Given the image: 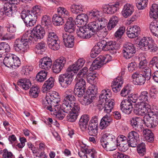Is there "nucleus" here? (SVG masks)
I'll list each match as a JSON object with an SVG mask.
<instances>
[{
	"mask_svg": "<svg viewBox=\"0 0 158 158\" xmlns=\"http://www.w3.org/2000/svg\"><path fill=\"white\" fill-rule=\"evenodd\" d=\"M98 92V87L95 85H92L90 89V93L89 94L91 97L94 98L95 97L96 94Z\"/></svg>",
	"mask_w": 158,
	"mask_h": 158,
	"instance_id": "nucleus-64",
	"label": "nucleus"
},
{
	"mask_svg": "<svg viewBox=\"0 0 158 158\" xmlns=\"http://www.w3.org/2000/svg\"><path fill=\"white\" fill-rule=\"evenodd\" d=\"M18 84L21 88L26 90L28 89L31 86V82L29 79L26 78L19 79Z\"/></svg>",
	"mask_w": 158,
	"mask_h": 158,
	"instance_id": "nucleus-30",
	"label": "nucleus"
},
{
	"mask_svg": "<svg viewBox=\"0 0 158 158\" xmlns=\"http://www.w3.org/2000/svg\"><path fill=\"white\" fill-rule=\"evenodd\" d=\"M98 128L97 126L89 124L87 129V132L89 135L96 136L98 133Z\"/></svg>",
	"mask_w": 158,
	"mask_h": 158,
	"instance_id": "nucleus-36",
	"label": "nucleus"
},
{
	"mask_svg": "<svg viewBox=\"0 0 158 158\" xmlns=\"http://www.w3.org/2000/svg\"><path fill=\"white\" fill-rule=\"evenodd\" d=\"M158 91L154 87L151 88L149 91V94L150 98L152 100H155L157 97Z\"/></svg>",
	"mask_w": 158,
	"mask_h": 158,
	"instance_id": "nucleus-60",
	"label": "nucleus"
},
{
	"mask_svg": "<svg viewBox=\"0 0 158 158\" xmlns=\"http://www.w3.org/2000/svg\"><path fill=\"white\" fill-rule=\"evenodd\" d=\"M15 38L14 34H10V33H6L5 34L3 33L1 39L2 40H10Z\"/></svg>",
	"mask_w": 158,
	"mask_h": 158,
	"instance_id": "nucleus-62",
	"label": "nucleus"
},
{
	"mask_svg": "<svg viewBox=\"0 0 158 158\" xmlns=\"http://www.w3.org/2000/svg\"><path fill=\"white\" fill-rule=\"evenodd\" d=\"M132 104L127 99L123 100L120 104V109L122 112L129 114L132 110Z\"/></svg>",
	"mask_w": 158,
	"mask_h": 158,
	"instance_id": "nucleus-18",
	"label": "nucleus"
},
{
	"mask_svg": "<svg viewBox=\"0 0 158 158\" xmlns=\"http://www.w3.org/2000/svg\"><path fill=\"white\" fill-rule=\"evenodd\" d=\"M143 134L144 136L145 139L148 142H152L154 140L153 133L151 130L148 129L143 130Z\"/></svg>",
	"mask_w": 158,
	"mask_h": 158,
	"instance_id": "nucleus-37",
	"label": "nucleus"
},
{
	"mask_svg": "<svg viewBox=\"0 0 158 158\" xmlns=\"http://www.w3.org/2000/svg\"><path fill=\"white\" fill-rule=\"evenodd\" d=\"M67 101H63L62 104V108L63 109V112L66 113H69L71 112L73 104L67 102Z\"/></svg>",
	"mask_w": 158,
	"mask_h": 158,
	"instance_id": "nucleus-44",
	"label": "nucleus"
},
{
	"mask_svg": "<svg viewBox=\"0 0 158 158\" xmlns=\"http://www.w3.org/2000/svg\"><path fill=\"white\" fill-rule=\"evenodd\" d=\"M53 24L56 26L62 25L64 23V21L61 16L59 14H55L52 17Z\"/></svg>",
	"mask_w": 158,
	"mask_h": 158,
	"instance_id": "nucleus-41",
	"label": "nucleus"
},
{
	"mask_svg": "<svg viewBox=\"0 0 158 158\" xmlns=\"http://www.w3.org/2000/svg\"><path fill=\"white\" fill-rule=\"evenodd\" d=\"M134 112L136 115H143L146 114L147 112L145 104L141 102L140 104L137 105L134 110Z\"/></svg>",
	"mask_w": 158,
	"mask_h": 158,
	"instance_id": "nucleus-23",
	"label": "nucleus"
},
{
	"mask_svg": "<svg viewBox=\"0 0 158 158\" xmlns=\"http://www.w3.org/2000/svg\"><path fill=\"white\" fill-rule=\"evenodd\" d=\"M101 40L98 42L96 45L93 47V49L99 54L102 50H103L102 45L101 44Z\"/></svg>",
	"mask_w": 158,
	"mask_h": 158,
	"instance_id": "nucleus-63",
	"label": "nucleus"
},
{
	"mask_svg": "<svg viewBox=\"0 0 158 158\" xmlns=\"http://www.w3.org/2000/svg\"><path fill=\"white\" fill-rule=\"evenodd\" d=\"M137 151L140 156H143L146 153L145 144L142 142L139 144L137 146Z\"/></svg>",
	"mask_w": 158,
	"mask_h": 158,
	"instance_id": "nucleus-50",
	"label": "nucleus"
},
{
	"mask_svg": "<svg viewBox=\"0 0 158 158\" xmlns=\"http://www.w3.org/2000/svg\"><path fill=\"white\" fill-rule=\"evenodd\" d=\"M47 72L42 70L39 72L36 75V79L38 81L42 82L46 79Z\"/></svg>",
	"mask_w": 158,
	"mask_h": 158,
	"instance_id": "nucleus-42",
	"label": "nucleus"
},
{
	"mask_svg": "<svg viewBox=\"0 0 158 158\" xmlns=\"http://www.w3.org/2000/svg\"><path fill=\"white\" fill-rule=\"evenodd\" d=\"M133 11V6L130 4H127L124 6L121 13L122 15L124 17L127 18L130 16Z\"/></svg>",
	"mask_w": 158,
	"mask_h": 158,
	"instance_id": "nucleus-29",
	"label": "nucleus"
},
{
	"mask_svg": "<svg viewBox=\"0 0 158 158\" xmlns=\"http://www.w3.org/2000/svg\"><path fill=\"white\" fill-rule=\"evenodd\" d=\"M100 141L103 147L107 151H113L117 148L116 137L112 134H104Z\"/></svg>",
	"mask_w": 158,
	"mask_h": 158,
	"instance_id": "nucleus-5",
	"label": "nucleus"
},
{
	"mask_svg": "<svg viewBox=\"0 0 158 158\" xmlns=\"http://www.w3.org/2000/svg\"><path fill=\"white\" fill-rule=\"evenodd\" d=\"M145 71H137L134 72L131 75L133 82L136 85H142L145 83L146 80H148L151 78V73Z\"/></svg>",
	"mask_w": 158,
	"mask_h": 158,
	"instance_id": "nucleus-8",
	"label": "nucleus"
},
{
	"mask_svg": "<svg viewBox=\"0 0 158 158\" xmlns=\"http://www.w3.org/2000/svg\"><path fill=\"white\" fill-rule=\"evenodd\" d=\"M74 73V72L71 69L69 71L68 68L67 72L59 76V81L63 87L66 88L71 84L73 80Z\"/></svg>",
	"mask_w": 158,
	"mask_h": 158,
	"instance_id": "nucleus-9",
	"label": "nucleus"
},
{
	"mask_svg": "<svg viewBox=\"0 0 158 158\" xmlns=\"http://www.w3.org/2000/svg\"><path fill=\"white\" fill-rule=\"evenodd\" d=\"M148 0H136V5L139 10H143L146 7Z\"/></svg>",
	"mask_w": 158,
	"mask_h": 158,
	"instance_id": "nucleus-49",
	"label": "nucleus"
},
{
	"mask_svg": "<svg viewBox=\"0 0 158 158\" xmlns=\"http://www.w3.org/2000/svg\"><path fill=\"white\" fill-rule=\"evenodd\" d=\"M84 150L85 154H88L92 158H96L97 157V152L94 148L92 149L86 148Z\"/></svg>",
	"mask_w": 158,
	"mask_h": 158,
	"instance_id": "nucleus-56",
	"label": "nucleus"
},
{
	"mask_svg": "<svg viewBox=\"0 0 158 158\" xmlns=\"http://www.w3.org/2000/svg\"><path fill=\"white\" fill-rule=\"evenodd\" d=\"M85 89L75 87L73 93L78 97H82L85 93Z\"/></svg>",
	"mask_w": 158,
	"mask_h": 158,
	"instance_id": "nucleus-58",
	"label": "nucleus"
},
{
	"mask_svg": "<svg viewBox=\"0 0 158 158\" xmlns=\"http://www.w3.org/2000/svg\"><path fill=\"white\" fill-rule=\"evenodd\" d=\"M98 74L93 73H88L86 78L88 82L92 84L94 83V80L97 77Z\"/></svg>",
	"mask_w": 158,
	"mask_h": 158,
	"instance_id": "nucleus-57",
	"label": "nucleus"
},
{
	"mask_svg": "<svg viewBox=\"0 0 158 158\" xmlns=\"http://www.w3.org/2000/svg\"><path fill=\"white\" fill-rule=\"evenodd\" d=\"M33 67L32 66H26L22 67L21 73L23 75H28L30 72H31L33 70Z\"/></svg>",
	"mask_w": 158,
	"mask_h": 158,
	"instance_id": "nucleus-54",
	"label": "nucleus"
},
{
	"mask_svg": "<svg viewBox=\"0 0 158 158\" xmlns=\"http://www.w3.org/2000/svg\"><path fill=\"white\" fill-rule=\"evenodd\" d=\"M88 16L85 14H82L78 15L75 20V23L77 27H79L78 29L81 26H85L87 21L88 20Z\"/></svg>",
	"mask_w": 158,
	"mask_h": 158,
	"instance_id": "nucleus-20",
	"label": "nucleus"
},
{
	"mask_svg": "<svg viewBox=\"0 0 158 158\" xmlns=\"http://www.w3.org/2000/svg\"><path fill=\"white\" fill-rule=\"evenodd\" d=\"M10 47L7 43L2 42L0 43V57L5 55L4 53L10 50Z\"/></svg>",
	"mask_w": 158,
	"mask_h": 158,
	"instance_id": "nucleus-35",
	"label": "nucleus"
},
{
	"mask_svg": "<svg viewBox=\"0 0 158 158\" xmlns=\"http://www.w3.org/2000/svg\"><path fill=\"white\" fill-rule=\"evenodd\" d=\"M123 84V82L121 77H118L114 80L111 85L113 91L115 93L119 91Z\"/></svg>",
	"mask_w": 158,
	"mask_h": 158,
	"instance_id": "nucleus-24",
	"label": "nucleus"
},
{
	"mask_svg": "<svg viewBox=\"0 0 158 158\" xmlns=\"http://www.w3.org/2000/svg\"><path fill=\"white\" fill-rule=\"evenodd\" d=\"M46 48V44L44 41L38 43L36 46V52L39 54H42Z\"/></svg>",
	"mask_w": 158,
	"mask_h": 158,
	"instance_id": "nucleus-39",
	"label": "nucleus"
},
{
	"mask_svg": "<svg viewBox=\"0 0 158 158\" xmlns=\"http://www.w3.org/2000/svg\"><path fill=\"white\" fill-rule=\"evenodd\" d=\"M76 79L77 82L75 87L85 89L86 82L85 80L81 78L77 79V77Z\"/></svg>",
	"mask_w": 158,
	"mask_h": 158,
	"instance_id": "nucleus-48",
	"label": "nucleus"
},
{
	"mask_svg": "<svg viewBox=\"0 0 158 158\" xmlns=\"http://www.w3.org/2000/svg\"><path fill=\"white\" fill-rule=\"evenodd\" d=\"M70 9L71 12L75 14L82 13L84 10L83 6L81 4H73L71 6Z\"/></svg>",
	"mask_w": 158,
	"mask_h": 158,
	"instance_id": "nucleus-34",
	"label": "nucleus"
},
{
	"mask_svg": "<svg viewBox=\"0 0 158 158\" xmlns=\"http://www.w3.org/2000/svg\"><path fill=\"white\" fill-rule=\"evenodd\" d=\"M111 96V92L110 89H105L102 91L97 105L98 109L99 110H103L104 112L107 114L111 112L114 105V103L110 100Z\"/></svg>",
	"mask_w": 158,
	"mask_h": 158,
	"instance_id": "nucleus-3",
	"label": "nucleus"
},
{
	"mask_svg": "<svg viewBox=\"0 0 158 158\" xmlns=\"http://www.w3.org/2000/svg\"><path fill=\"white\" fill-rule=\"evenodd\" d=\"M51 24V17L48 15H45L42 16L41 18V25L44 27H47V30L48 29H52L50 25Z\"/></svg>",
	"mask_w": 158,
	"mask_h": 158,
	"instance_id": "nucleus-31",
	"label": "nucleus"
},
{
	"mask_svg": "<svg viewBox=\"0 0 158 158\" xmlns=\"http://www.w3.org/2000/svg\"><path fill=\"white\" fill-rule=\"evenodd\" d=\"M4 11L0 13V15L3 16L4 14L9 17L14 16L17 12V7L14 4L5 2L3 5Z\"/></svg>",
	"mask_w": 158,
	"mask_h": 158,
	"instance_id": "nucleus-11",
	"label": "nucleus"
},
{
	"mask_svg": "<svg viewBox=\"0 0 158 158\" xmlns=\"http://www.w3.org/2000/svg\"><path fill=\"white\" fill-rule=\"evenodd\" d=\"M47 31L48 33V43L58 39L57 36L54 32V31L52 30V29L50 28V29H48Z\"/></svg>",
	"mask_w": 158,
	"mask_h": 158,
	"instance_id": "nucleus-38",
	"label": "nucleus"
},
{
	"mask_svg": "<svg viewBox=\"0 0 158 158\" xmlns=\"http://www.w3.org/2000/svg\"><path fill=\"white\" fill-rule=\"evenodd\" d=\"M153 40L150 38L143 37L139 41L138 44L141 47L142 49L144 51L148 50V47Z\"/></svg>",
	"mask_w": 158,
	"mask_h": 158,
	"instance_id": "nucleus-21",
	"label": "nucleus"
},
{
	"mask_svg": "<svg viewBox=\"0 0 158 158\" xmlns=\"http://www.w3.org/2000/svg\"><path fill=\"white\" fill-rule=\"evenodd\" d=\"M146 61L145 60H143V61L141 60L139 63V67L141 69L140 71H145V72H148V74L149 73H151V69L147 66L146 64Z\"/></svg>",
	"mask_w": 158,
	"mask_h": 158,
	"instance_id": "nucleus-45",
	"label": "nucleus"
},
{
	"mask_svg": "<svg viewBox=\"0 0 158 158\" xmlns=\"http://www.w3.org/2000/svg\"><path fill=\"white\" fill-rule=\"evenodd\" d=\"M125 31V27H120L115 33V36L118 39L121 38L124 33Z\"/></svg>",
	"mask_w": 158,
	"mask_h": 158,
	"instance_id": "nucleus-59",
	"label": "nucleus"
},
{
	"mask_svg": "<svg viewBox=\"0 0 158 158\" xmlns=\"http://www.w3.org/2000/svg\"><path fill=\"white\" fill-rule=\"evenodd\" d=\"M85 63V60L82 58L79 59L75 63L68 68V70L70 71L71 69L75 73L76 71H77L81 68Z\"/></svg>",
	"mask_w": 158,
	"mask_h": 158,
	"instance_id": "nucleus-22",
	"label": "nucleus"
},
{
	"mask_svg": "<svg viewBox=\"0 0 158 158\" xmlns=\"http://www.w3.org/2000/svg\"><path fill=\"white\" fill-rule=\"evenodd\" d=\"M40 91L37 86H33L31 88L29 92L30 96L32 98H36L38 96Z\"/></svg>",
	"mask_w": 158,
	"mask_h": 158,
	"instance_id": "nucleus-40",
	"label": "nucleus"
},
{
	"mask_svg": "<svg viewBox=\"0 0 158 158\" xmlns=\"http://www.w3.org/2000/svg\"><path fill=\"white\" fill-rule=\"evenodd\" d=\"M67 116V120L70 122H74L77 119L79 114H76V113H73L71 112L69 113Z\"/></svg>",
	"mask_w": 158,
	"mask_h": 158,
	"instance_id": "nucleus-52",
	"label": "nucleus"
},
{
	"mask_svg": "<svg viewBox=\"0 0 158 158\" xmlns=\"http://www.w3.org/2000/svg\"><path fill=\"white\" fill-rule=\"evenodd\" d=\"M62 38L66 47L71 48L73 46L74 38L73 35L70 33L64 32L62 34Z\"/></svg>",
	"mask_w": 158,
	"mask_h": 158,
	"instance_id": "nucleus-17",
	"label": "nucleus"
},
{
	"mask_svg": "<svg viewBox=\"0 0 158 158\" xmlns=\"http://www.w3.org/2000/svg\"><path fill=\"white\" fill-rule=\"evenodd\" d=\"M21 63L19 58L16 55L11 53L6 54L3 61H0V66L5 65L8 68H15L19 67Z\"/></svg>",
	"mask_w": 158,
	"mask_h": 158,
	"instance_id": "nucleus-6",
	"label": "nucleus"
},
{
	"mask_svg": "<svg viewBox=\"0 0 158 158\" xmlns=\"http://www.w3.org/2000/svg\"><path fill=\"white\" fill-rule=\"evenodd\" d=\"M88 68L84 67L78 73L77 76V78L81 77H86L88 74Z\"/></svg>",
	"mask_w": 158,
	"mask_h": 158,
	"instance_id": "nucleus-53",
	"label": "nucleus"
},
{
	"mask_svg": "<svg viewBox=\"0 0 158 158\" xmlns=\"http://www.w3.org/2000/svg\"><path fill=\"white\" fill-rule=\"evenodd\" d=\"M73 91L71 89H69L66 91L64 98L63 101H67V102L73 104L76 99L74 96L73 95Z\"/></svg>",
	"mask_w": 158,
	"mask_h": 158,
	"instance_id": "nucleus-25",
	"label": "nucleus"
},
{
	"mask_svg": "<svg viewBox=\"0 0 158 158\" xmlns=\"http://www.w3.org/2000/svg\"><path fill=\"white\" fill-rule=\"evenodd\" d=\"M149 93L147 91H142L138 96V99L143 102H149L150 99L148 97Z\"/></svg>",
	"mask_w": 158,
	"mask_h": 158,
	"instance_id": "nucleus-43",
	"label": "nucleus"
},
{
	"mask_svg": "<svg viewBox=\"0 0 158 158\" xmlns=\"http://www.w3.org/2000/svg\"><path fill=\"white\" fill-rule=\"evenodd\" d=\"M119 3L118 2H116L113 4H105L102 6V9L105 13L112 14L119 9Z\"/></svg>",
	"mask_w": 158,
	"mask_h": 158,
	"instance_id": "nucleus-16",
	"label": "nucleus"
},
{
	"mask_svg": "<svg viewBox=\"0 0 158 158\" xmlns=\"http://www.w3.org/2000/svg\"><path fill=\"white\" fill-rule=\"evenodd\" d=\"M131 26H129L127 29V34L128 37L130 38H133L136 37L135 31H133Z\"/></svg>",
	"mask_w": 158,
	"mask_h": 158,
	"instance_id": "nucleus-61",
	"label": "nucleus"
},
{
	"mask_svg": "<svg viewBox=\"0 0 158 158\" xmlns=\"http://www.w3.org/2000/svg\"><path fill=\"white\" fill-rule=\"evenodd\" d=\"M130 122L131 126L135 130L138 131H142L143 123L142 118L137 117H133L131 118Z\"/></svg>",
	"mask_w": 158,
	"mask_h": 158,
	"instance_id": "nucleus-15",
	"label": "nucleus"
},
{
	"mask_svg": "<svg viewBox=\"0 0 158 158\" xmlns=\"http://www.w3.org/2000/svg\"><path fill=\"white\" fill-rule=\"evenodd\" d=\"M42 10L39 6L34 7L31 11H22L21 17L27 27H31L35 24L37 16L40 15Z\"/></svg>",
	"mask_w": 158,
	"mask_h": 158,
	"instance_id": "nucleus-4",
	"label": "nucleus"
},
{
	"mask_svg": "<svg viewBox=\"0 0 158 158\" xmlns=\"http://www.w3.org/2000/svg\"><path fill=\"white\" fill-rule=\"evenodd\" d=\"M60 41L58 39L48 43L49 47L51 49L54 50H57L60 48Z\"/></svg>",
	"mask_w": 158,
	"mask_h": 158,
	"instance_id": "nucleus-47",
	"label": "nucleus"
},
{
	"mask_svg": "<svg viewBox=\"0 0 158 158\" xmlns=\"http://www.w3.org/2000/svg\"><path fill=\"white\" fill-rule=\"evenodd\" d=\"M149 28L152 34L158 38V21L154 20L151 22Z\"/></svg>",
	"mask_w": 158,
	"mask_h": 158,
	"instance_id": "nucleus-32",
	"label": "nucleus"
},
{
	"mask_svg": "<svg viewBox=\"0 0 158 158\" xmlns=\"http://www.w3.org/2000/svg\"><path fill=\"white\" fill-rule=\"evenodd\" d=\"M139 138V135L137 132L133 131L129 132L127 139L128 146L133 148L136 147Z\"/></svg>",
	"mask_w": 158,
	"mask_h": 158,
	"instance_id": "nucleus-14",
	"label": "nucleus"
},
{
	"mask_svg": "<svg viewBox=\"0 0 158 158\" xmlns=\"http://www.w3.org/2000/svg\"><path fill=\"white\" fill-rule=\"evenodd\" d=\"M66 61V59L63 56L56 60L52 67L53 72L55 73H60L64 66Z\"/></svg>",
	"mask_w": 158,
	"mask_h": 158,
	"instance_id": "nucleus-13",
	"label": "nucleus"
},
{
	"mask_svg": "<svg viewBox=\"0 0 158 158\" xmlns=\"http://www.w3.org/2000/svg\"><path fill=\"white\" fill-rule=\"evenodd\" d=\"M93 97H91V95L88 94L87 96H85L83 99L80 100V102L83 105L87 106L91 103L93 101Z\"/></svg>",
	"mask_w": 158,
	"mask_h": 158,
	"instance_id": "nucleus-46",
	"label": "nucleus"
},
{
	"mask_svg": "<svg viewBox=\"0 0 158 158\" xmlns=\"http://www.w3.org/2000/svg\"><path fill=\"white\" fill-rule=\"evenodd\" d=\"M111 57L109 55L105 56L100 55L94 61L89 69L90 71H92L101 68L104 64L111 60Z\"/></svg>",
	"mask_w": 158,
	"mask_h": 158,
	"instance_id": "nucleus-10",
	"label": "nucleus"
},
{
	"mask_svg": "<svg viewBox=\"0 0 158 158\" xmlns=\"http://www.w3.org/2000/svg\"><path fill=\"white\" fill-rule=\"evenodd\" d=\"M119 21L118 18L116 16H113L110 19L107 24V27L109 30H111L117 25Z\"/></svg>",
	"mask_w": 158,
	"mask_h": 158,
	"instance_id": "nucleus-33",
	"label": "nucleus"
},
{
	"mask_svg": "<svg viewBox=\"0 0 158 158\" xmlns=\"http://www.w3.org/2000/svg\"><path fill=\"white\" fill-rule=\"evenodd\" d=\"M103 50L104 51H113L116 50L115 45L112 41L106 42L104 40H101Z\"/></svg>",
	"mask_w": 158,
	"mask_h": 158,
	"instance_id": "nucleus-26",
	"label": "nucleus"
},
{
	"mask_svg": "<svg viewBox=\"0 0 158 158\" xmlns=\"http://www.w3.org/2000/svg\"><path fill=\"white\" fill-rule=\"evenodd\" d=\"M136 49L134 45L131 43H125L123 47V57L126 59H129L134 55L136 52Z\"/></svg>",
	"mask_w": 158,
	"mask_h": 158,
	"instance_id": "nucleus-12",
	"label": "nucleus"
},
{
	"mask_svg": "<svg viewBox=\"0 0 158 158\" xmlns=\"http://www.w3.org/2000/svg\"><path fill=\"white\" fill-rule=\"evenodd\" d=\"M56 98H60V96L59 95L58 93L56 92H52L47 94L46 97V99H49V100H52V99H55Z\"/></svg>",
	"mask_w": 158,
	"mask_h": 158,
	"instance_id": "nucleus-55",
	"label": "nucleus"
},
{
	"mask_svg": "<svg viewBox=\"0 0 158 158\" xmlns=\"http://www.w3.org/2000/svg\"><path fill=\"white\" fill-rule=\"evenodd\" d=\"M72 18L70 17L69 19V21H67L66 23L64 30L67 33H72L75 30V25L74 24Z\"/></svg>",
	"mask_w": 158,
	"mask_h": 158,
	"instance_id": "nucleus-28",
	"label": "nucleus"
},
{
	"mask_svg": "<svg viewBox=\"0 0 158 158\" xmlns=\"http://www.w3.org/2000/svg\"><path fill=\"white\" fill-rule=\"evenodd\" d=\"M45 34L44 28L40 25L34 27L33 30L26 32L21 38L17 39L14 44V49L17 52L24 53L29 48V43L37 41L43 38Z\"/></svg>",
	"mask_w": 158,
	"mask_h": 158,
	"instance_id": "nucleus-2",
	"label": "nucleus"
},
{
	"mask_svg": "<svg viewBox=\"0 0 158 158\" xmlns=\"http://www.w3.org/2000/svg\"><path fill=\"white\" fill-rule=\"evenodd\" d=\"M52 65L51 59L48 57H44L40 60L39 61V67L45 70L49 69Z\"/></svg>",
	"mask_w": 158,
	"mask_h": 158,
	"instance_id": "nucleus-19",
	"label": "nucleus"
},
{
	"mask_svg": "<svg viewBox=\"0 0 158 158\" xmlns=\"http://www.w3.org/2000/svg\"><path fill=\"white\" fill-rule=\"evenodd\" d=\"M100 11L96 10H91L89 13L91 19L94 20L87 25L81 26L77 30V35L81 38L89 39L93 33L96 32L106 27L107 23L106 19L101 17Z\"/></svg>",
	"mask_w": 158,
	"mask_h": 158,
	"instance_id": "nucleus-1",
	"label": "nucleus"
},
{
	"mask_svg": "<svg viewBox=\"0 0 158 158\" xmlns=\"http://www.w3.org/2000/svg\"><path fill=\"white\" fill-rule=\"evenodd\" d=\"M57 12L61 16H69V12L66 9L63 7H60L57 9Z\"/></svg>",
	"mask_w": 158,
	"mask_h": 158,
	"instance_id": "nucleus-51",
	"label": "nucleus"
},
{
	"mask_svg": "<svg viewBox=\"0 0 158 158\" xmlns=\"http://www.w3.org/2000/svg\"><path fill=\"white\" fill-rule=\"evenodd\" d=\"M89 120V115L86 114L82 115L79 122V126L80 128L83 129H86Z\"/></svg>",
	"mask_w": 158,
	"mask_h": 158,
	"instance_id": "nucleus-27",
	"label": "nucleus"
},
{
	"mask_svg": "<svg viewBox=\"0 0 158 158\" xmlns=\"http://www.w3.org/2000/svg\"><path fill=\"white\" fill-rule=\"evenodd\" d=\"M148 114H145L143 119V123L148 127L153 128L158 123V112L154 110H148Z\"/></svg>",
	"mask_w": 158,
	"mask_h": 158,
	"instance_id": "nucleus-7",
	"label": "nucleus"
}]
</instances>
